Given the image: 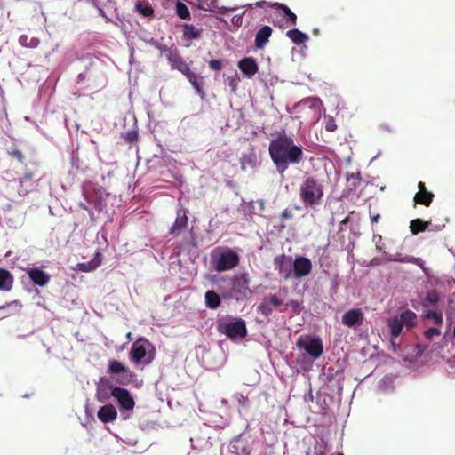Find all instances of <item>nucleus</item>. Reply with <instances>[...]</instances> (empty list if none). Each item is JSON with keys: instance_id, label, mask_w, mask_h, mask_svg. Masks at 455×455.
<instances>
[{"instance_id": "obj_1", "label": "nucleus", "mask_w": 455, "mask_h": 455, "mask_svg": "<svg viewBox=\"0 0 455 455\" xmlns=\"http://www.w3.org/2000/svg\"><path fill=\"white\" fill-rule=\"evenodd\" d=\"M269 156L278 172L283 175L290 164H298L303 159L302 148L294 143L284 130L277 133L269 143Z\"/></svg>"}, {"instance_id": "obj_2", "label": "nucleus", "mask_w": 455, "mask_h": 455, "mask_svg": "<svg viewBox=\"0 0 455 455\" xmlns=\"http://www.w3.org/2000/svg\"><path fill=\"white\" fill-rule=\"evenodd\" d=\"M159 49L161 52L165 55L172 69H176L183 74L200 97L204 98L205 93L198 82V76L195 72L191 71L188 64L182 58L179 50L166 45H161Z\"/></svg>"}, {"instance_id": "obj_3", "label": "nucleus", "mask_w": 455, "mask_h": 455, "mask_svg": "<svg viewBox=\"0 0 455 455\" xmlns=\"http://www.w3.org/2000/svg\"><path fill=\"white\" fill-rule=\"evenodd\" d=\"M323 186L314 176H307L299 186V197L306 208L320 204Z\"/></svg>"}, {"instance_id": "obj_4", "label": "nucleus", "mask_w": 455, "mask_h": 455, "mask_svg": "<svg viewBox=\"0 0 455 455\" xmlns=\"http://www.w3.org/2000/svg\"><path fill=\"white\" fill-rule=\"evenodd\" d=\"M218 331L232 340L242 339L247 336L246 323L242 318L232 319L230 322L224 319L220 320L218 322Z\"/></svg>"}, {"instance_id": "obj_5", "label": "nucleus", "mask_w": 455, "mask_h": 455, "mask_svg": "<svg viewBox=\"0 0 455 455\" xmlns=\"http://www.w3.org/2000/svg\"><path fill=\"white\" fill-rule=\"evenodd\" d=\"M239 254L230 248L220 251L216 259L212 260L214 269L217 272H225L234 269L239 265Z\"/></svg>"}, {"instance_id": "obj_6", "label": "nucleus", "mask_w": 455, "mask_h": 455, "mask_svg": "<svg viewBox=\"0 0 455 455\" xmlns=\"http://www.w3.org/2000/svg\"><path fill=\"white\" fill-rule=\"evenodd\" d=\"M108 373L117 375L116 382L124 386L130 384L134 377V374L127 367L115 359L108 362Z\"/></svg>"}, {"instance_id": "obj_7", "label": "nucleus", "mask_w": 455, "mask_h": 455, "mask_svg": "<svg viewBox=\"0 0 455 455\" xmlns=\"http://www.w3.org/2000/svg\"><path fill=\"white\" fill-rule=\"evenodd\" d=\"M296 345L299 348H304L313 359L319 358L323 352V342L319 337H307L306 339L300 337Z\"/></svg>"}, {"instance_id": "obj_8", "label": "nucleus", "mask_w": 455, "mask_h": 455, "mask_svg": "<svg viewBox=\"0 0 455 455\" xmlns=\"http://www.w3.org/2000/svg\"><path fill=\"white\" fill-rule=\"evenodd\" d=\"M255 5L259 8H275L281 10L286 18V23L290 26H295L297 24V15L285 4H280V3H274L270 4L265 0L258 1L255 4H248V8H252V6Z\"/></svg>"}, {"instance_id": "obj_9", "label": "nucleus", "mask_w": 455, "mask_h": 455, "mask_svg": "<svg viewBox=\"0 0 455 455\" xmlns=\"http://www.w3.org/2000/svg\"><path fill=\"white\" fill-rule=\"evenodd\" d=\"M111 395L116 399L119 407L122 410H133L135 406V402L133 397L131 395L130 392L127 389L120 387H115L111 389Z\"/></svg>"}, {"instance_id": "obj_10", "label": "nucleus", "mask_w": 455, "mask_h": 455, "mask_svg": "<svg viewBox=\"0 0 455 455\" xmlns=\"http://www.w3.org/2000/svg\"><path fill=\"white\" fill-rule=\"evenodd\" d=\"M231 290L242 298H246L252 291L249 289L248 275L243 273L233 278Z\"/></svg>"}, {"instance_id": "obj_11", "label": "nucleus", "mask_w": 455, "mask_h": 455, "mask_svg": "<svg viewBox=\"0 0 455 455\" xmlns=\"http://www.w3.org/2000/svg\"><path fill=\"white\" fill-rule=\"evenodd\" d=\"M149 346L150 342L147 339L139 338L132 346L130 351L131 359L136 363H140L146 356Z\"/></svg>"}, {"instance_id": "obj_12", "label": "nucleus", "mask_w": 455, "mask_h": 455, "mask_svg": "<svg viewBox=\"0 0 455 455\" xmlns=\"http://www.w3.org/2000/svg\"><path fill=\"white\" fill-rule=\"evenodd\" d=\"M294 276L301 278L309 275L312 271V263L308 258L299 257L293 262Z\"/></svg>"}, {"instance_id": "obj_13", "label": "nucleus", "mask_w": 455, "mask_h": 455, "mask_svg": "<svg viewBox=\"0 0 455 455\" xmlns=\"http://www.w3.org/2000/svg\"><path fill=\"white\" fill-rule=\"evenodd\" d=\"M364 316L361 309H350L347 311L342 316V323L347 327H355L361 325L363 322Z\"/></svg>"}, {"instance_id": "obj_14", "label": "nucleus", "mask_w": 455, "mask_h": 455, "mask_svg": "<svg viewBox=\"0 0 455 455\" xmlns=\"http://www.w3.org/2000/svg\"><path fill=\"white\" fill-rule=\"evenodd\" d=\"M419 192H417L414 196L415 204H422L425 206H429L433 201L434 194L432 192L427 191L426 188L425 183L419 181L418 183Z\"/></svg>"}, {"instance_id": "obj_15", "label": "nucleus", "mask_w": 455, "mask_h": 455, "mask_svg": "<svg viewBox=\"0 0 455 455\" xmlns=\"http://www.w3.org/2000/svg\"><path fill=\"white\" fill-rule=\"evenodd\" d=\"M237 66L249 77L253 76L259 71L258 64L252 57H245L240 60Z\"/></svg>"}, {"instance_id": "obj_16", "label": "nucleus", "mask_w": 455, "mask_h": 455, "mask_svg": "<svg viewBox=\"0 0 455 455\" xmlns=\"http://www.w3.org/2000/svg\"><path fill=\"white\" fill-rule=\"evenodd\" d=\"M272 33L273 29L270 26L265 25L260 28L255 36V48L263 49L269 42Z\"/></svg>"}, {"instance_id": "obj_17", "label": "nucleus", "mask_w": 455, "mask_h": 455, "mask_svg": "<svg viewBox=\"0 0 455 455\" xmlns=\"http://www.w3.org/2000/svg\"><path fill=\"white\" fill-rule=\"evenodd\" d=\"M97 416L103 423L113 422L117 418V411L114 405L106 404L99 409Z\"/></svg>"}, {"instance_id": "obj_18", "label": "nucleus", "mask_w": 455, "mask_h": 455, "mask_svg": "<svg viewBox=\"0 0 455 455\" xmlns=\"http://www.w3.org/2000/svg\"><path fill=\"white\" fill-rule=\"evenodd\" d=\"M28 275L32 282L38 286H44L50 281L49 275L38 267L29 269Z\"/></svg>"}, {"instance_id": "obj_19", "label": "nucleus", "mask_w": 455, "mask_h": 455, "mask_svg": "<svg viewBox=\"0 0 455 455\" xmlns=\"http://www.w3.org/2000/svg\"><path fill=\"white\" fill-rule=\"evenodd\" d=\"M394 260L397 261V262H401V263L415 264L416 266L419 267L426 275H428L429 269L425 267V262L420 258H416V257L411 256V255H403L401 253H396L394 256Z\"/></svg>"}, {"instance_id": "obj_20", "label": "nucleus", "mask_w": 455, "mask_h": 455, "mask_svg": "<svg viewBox=\"0 0 455 455\" xmlns=\"http://www.w3.org/2000/svg\"><path fill=\"white\" fill-rule=\"evenodd\" d=\"M202 32V28H198L192 24H185L183 26V38L187 41L200 39Z\"/></svg>"}, {"instance_id": "obj_21", "label": "nucleus", "mask_w": 455, "mask_h": 455, "mask_svg": "<svg viewBox=\"0 0 455 455\" xmlns=\"http://www.w3.org/2000/svg\"><path fill=\"white\" fill-rule=\"evenodd\" d=\"M188 225V216L185 210L181 209L177 212L175 222L173 223L171 233L175 234L185 228Z\"/></svg>"}, {"instance_id": "obj_22", "label": "nucleus", "mask_w": 455, "mask_h": 455, "mask_svg": "<svg viewBox=\"0 0 455 455\" xmlns=\"http://www.w3.org/2000/svg\"><path fill=\"white\" fill-rule=\"evenodd\" d=\"M13 277L12 274L4 268H0V291H9L12 288Z\"/></svg>"}, {"instance_id": "obj_23", "label": "nucleus", "mask_w": 455, "mask_h": 455, "mask_svg": "<svg viewBox=\"0 0 455 455\" xmlns=\"http://www.w3.org/2000/svg\"><path fill=\"white\" fill-rule=\"evenodd\" d=\"M286 36L295 44H302L309 40V36L297 28L290 29L286 32Z\"/></svg>"}, {"instance_id": "obj_24", "label": "nucleus", "mask_w": 455, "mask_h": 455, "mask_svg": "<svg viewBox=\"0 0 455 455\" xmlns=\"http://www.w3.org/2000/svg\"><path fill=\"white\" fill-rule=\"evenodd\" d=\"M387 326L390 330L391 338L395 339L402 333L404 325L399 317L395 316L387 320Z\"/></svg>"}, {"instance_id": "obj_25", "label": "nucleus", "mask_w": 455, "mask_h": 455, "mask_svg": "<svg viewBox=\"0 0 455 455\" xmlns=\"http://www.w3.org/2000/svg\"><path fill=\"white\" fill-rule=\"evenodd\" d=\"M205 305L210 309H216L220 306L221 299L220 295L214 291L205 292Z\"/></svg>"}, {"instance_id": "obj_26", "label": "nucleus", "mask_w": 455, "mask_h": 455, "mask_svg": "<svg viewBox=\"0 0 455 455\" xmlns=\"http://www.w3.org/2000/svg\"><path fill=\"white\" fill-rule=\"evenodd\" d=\"M431 225L429 221H424L421 219H415L410 222V230L413 235L424 232Z\"/></svg>"}, {"instance_id": "obj_27", "label": "nucleus", "mask_w": 455, "mask_h": 455, "mask_svg": "<svg viewBox=\"0 0 455 455\" xmlns=\"http://www.w3.org/2000/svg\"><path fill=\"white\" fill-rule=\"evenodd\" d=\"M403 324L408 328L413 327L416 324V314L411 310H406L400 314L398 316Z\"/></svg>"}, {"instance_id": "obj_28", "label": "nucleus", "mask_w": 455, "mask_h": 455, "mask_svg": "<svg viewBox=\"0 0 455 455\" xmlns=\"http://www.w3.org/2000/svg\"><path fill=\"white\" fill-rule=\"evenodd\" d=\"M99 258H100V254L97 253L96 257L94 259H92L91 261L86 262V263L78 264V269L83 272H91V271L94 270L101 263V261Z\"/></svg>"}, {"instance_id": "obj_29", "label": "nucleus", "mask_w": 455, "mask_h": 455, "mask_svg": "<svg viewBox=\"0 0 455 455\" xmlns=\"http://www.w3.org/2000/svg\"><path fill=\"white\" fill-rule=\"evenodd\" d=\"M136 11L144 17H148L153 14L154 10L151 5L145 2H139L135 5Z\"/></svg>"}, {"instance_id": "obj_30", "label": "nucleus", "mask_w": 455, "mask_h": 455, "mask_svg": "<svg viewBox=\"0 0 455 455\" xmlns=\"http://www.w3.org/2000/svg\"><path fill=\"white\" fill-rule=\"evenodd\" d=\"M292 211L289 208L284 209L280 214V224L278 226V230L282 231L286 228V221L291 220L293 218Z\"/></svg>"}, {"instance_id": "obj_31", "label": "nucleus", "mask_w": 455, "mask_h": 455, "mask_svg": "<svg viewBox=\"0 0 455 455\" xmlns=\"http://www.w3.org/2000/svg\"><path fill=\"white\" fill-rule=\"evenodd\" d=\"M440 300V295L435 290H432L427 292L425 298L424 306H435Z\"/></svg>"}, {"instance_id": "obj_32", "label": "nucleus", "mask_w": 455, "mask_h": 455, "mask_svg": "<svg viewBox=\"0 0 455 455\" xmlns=\"http://www.w3.org/2000/svg\"><path fill=\"white\" fill-rule=\"evenodd\" d=\"M176 13L182 20H187L190 16L188 6L180 1H178L176 4Z\"/></svg>"}, {"instance_id": "obj_33", "label": "nucleus", "mask_w": 455, "mask_h": 455, "mask_svg": "<svg viewBox=\"0 0 455 455\" xmlns=\"http://www.w3.org/2000/svg\"><path fill=\"white\" fill-rule=\"evenodd\" d=\"M21 45L25 47L36 48L39 45L40 41L37 38H30L28 41V37L26 35L20 36L19 39Z\"/></svg>"}, {"instance_id": "obj_34", "label": "nucleus", "mask_w": 455, "mask_h": 455, "mask_svg": "<svg viewBox=\"0 0 455 455\" xmlns=\"http://www.w3.org/2000/svg\"><path fill=\"white\" fill-rule=\"evenodd\" d=\"M425 317L427 319H433L435 323L437 325L443 324V314L441 312L428 311Z\"/></svg>"}, {"instance_id": "obj_35", "label": "nucleus", "mask_w": 455, "mask_h": 455, "mask_svg": "<svg viewBox=\"0 0 455 455\" xmlns=\"http://www.w3.org/2000/svg\"><path fill=\"white\" fill-rule=\"evenodd\" d=\"M324 128L327 132H335L337 130V124L335 119L331 116H324Z\"/></svg>"}, {"instance_id": "obj_36", "label": "nucleus", "mask_w": 455, "mask_h": 455, "mask_svg": "<svg viewBox=\"0 0 455 455\" xmlns=\"http://www.w3.org/2000/svg\"><path fill=\"white\" fill-rule=\"evenodd\" d=\"M7 154L12 157L15 158L19 163H23L25 159V156L23 153L18 149V148H11L7 151Z\"/></svg>"}, {"instance_id": "obj_37", "label": "nucleus", "mask_w": 455, "mask_h": 455, "mask_svg": "<svg viewBox=\"0 0 455 455\" xmlns=\"http://www.w3.org/2000/svg\"><path fill=\"white\" fill-rule=\"evenodd\" d=\"M257 310L259 314L268 316L272 314V308L267 303H261L258 306Z\"/></svg>"}, {"instance_id": "obj_38", "label": "nucleus", "mask_w": 455, "mask_h": 455, "mask_svg": "<svg viewBox=\"0 0 455 455\" xmlns=\"http://www.w3.org/2000/svg\"><path fill=\"white\" fill-rule=\"evenodd\" d=\"M33 178L34 172L28 169H25L23 176L20 179V183L23 184L25 182L30 181Z\"/></svg>"}, {"instance_id": "obj_39", "label": "nucleus", "mask_w": 455, "mask_h": 455, "mask_svg": "<svg viewBox=\"0 0 455 455\" xmlns=\"http://www.w3.org/2000/svg\"><path fill=\"white\" fill-rule=\"evenodd\" d=\"M124 140L129 143H132L138 140V132L136 131H130L124 136Z\"/></svg>"}, {"instance_id": "obj_40", "label": "nucleus", "mask_w": 455, "mask_h": 455, "mask_svg": "<svg viewBox=\"0 0 455 455\" xmlns=\"http://www.w3.org/2000/svg\"><path fill=\"white\" fill-rule=\"evenodd\" d=\"M209 67L215 71H219L222 68L223 63L220 60H212L209 61Z\"/></svg>"}, {"instance_id": "obj_41", "label": "nucleus", "mask_w": 455, "mask_h": 455, "mask_svg": "<svg viewBox=\"0 0 455 455\" xmlns=\"http://www.w3.org/2000/svg\"><path fill=\"white\" fill-rule=\"evenodd\" d=\"M237 403H239V405L243 406V407H246L249 403V398L242 394H236L235 395Z\"/></svg>"}, {"instance_id": "obj_42", "label": "nucleus", "mask_w": 455, "mask_h": 455, "mask_svg": "<svg viewBox=\"0 0 455 455\" xmlns=\"http://www.w3.org/2000/svg\"><path fill=\"white\" fill-rule=\"evenodd\" d=\"M441 334V331L437 328H429L426 332L425 336L428 339H432L434 336H439Z\"/></svg>"}, {"instance_id": "obj_43", "label": "nucleus", "mask_w": 455, "mask_h": 455, "mask_svg": "<svg viewBox=\"0 0 455 455\" xmlns=\"http://www.w3.org/2000/svg\"><path fill=\"white\" fill-rule=\"evenodd\" d=\"M268 299L270 304L273 305L275 307H278L283 304L282 299H279L276 295H270Z\"/></svg>"}, {"instance_id": "obj_44", "label": "nucleus", "mask_w": 455, "mask_h": 455, "mask_svg": "<svg viewBox=\"0 0 455 455\" xmlns=\"http://www.w3.org/2000/svg\"><path fill=\"white\" fill-rule=\"evenodd\" d=\"M243 13H242L240 15H235L232 19L233 24H235L236 26H241L243 23Z\"/></svg>"}, {"instance_id": "obj_45", "label": "nucleus", "mask_w": 455, "mask_h": 455, "mask_svg": "<svg viewBox=\"0 0 455 455\" xmlns=\"http://www.w3.org/2000/svg\"><path fill=\"white\" fill-rule=\"evenodd\" d=\"M97 398L100 402H104L108 398L107 394H103L101 389H98L97 391Z\"/></svg>"}, {"instance_id": "obj_46", "label": "nucleus", "mask_w": 455, "mask_h": 455, "mask_svg": "<svg viewBox=\"0 0 455 455\" xmlns=\"http://www.w3.org/2000/svg\"><path fill=\"white\" fill-rule=\"evenodd\" d=\"M379 219H380V214H379V213L371 216V220L372 223H377Z\"/></svg>"}, {"instance_id": "obj_47", "label": "nucleus", "mask_w": 455, "mask_h": 455, "mask_svg": "<svg viewBox=\"0 0 455 455\" xmlns=\"http://www.w3.org/2000/svg\"><path fill=\"white\" fill-rule=\"evenodd\" d=\"M235 8H227V7H221L220 12L221 14H225L228 11H233Z\"/></svg>"}, {"instance_id": "obj_48", "label": "nucleus", "mask_w": 455, "mask_h": 455, "mask_svg": "<svg viewBox=\"0 0 455 455\" xmlns=\"http://www.w3.org/2000/svg\"><path fill=\"white\" fill-rule=\"evenodd\" d=\"M79 207H80L81 209L84 210V211L89 212V208H88V207H87V205H86L85 204H84V203H80V204H79Z\"/></svg>"}, {"instance_id": "obj_49", "label": "nucleus", "mask_w": 455, "mask_h": 455, "mask_svg": "<svg viewBox=\"0 0 455 455\" xmlns=\"http://www.w3.org/2000/svg\"><path fill=\"white\" fill-rule=\"evenodd\" d=\"M348 221H349V219H348V217H347L343 220H341V224L342 225H347L348 223Z\"/></svg>"}, {"instance_id": "obj_50", "label": "nucleus", "mask_w": 455, "mask_h": 455, "mask_svg": "<svg viewBox=\"0 0 455 455\" xmlns=\"http://www.w3.org/2000/svg\"><path fill=\"white\" fill-rule=\"evenodd\" d=\"M126 339H128V341H131L132 339V334L131 332H128L126 334Z\"/></svg>"}, {"instance_id": "obj_51", "label": "nucleus", "mask_w": 455, "mask_h": 455, "mask_svg": "<svg viewBox=\"0 0 455 455\" xmlns=\"http://www.w3.org/2000/svg\"><path fill=\"white\" fill-rule=\"evenodd\" d=\"M98 11H99V13H100L101 16H105V12H104V11H103L101 8L98 7Z\"/></svg>"}, {"instance_id": "obj_52", "label": "nucleus", "mask_w": 455, "mask_h": 455, "mask_svg": "<svg viewBox=\"0 0 455 455\" xmlns=\"http://www.w3.org/2000/svg\"><path fill=\"white\" fill-rule=\"evenodd\" d=\"M283 258H284V256H282V257H281V259H277V258H276V259H275V263H281V262L283 261Z\"/></svg>"}, {"instance_id": "obj_53", "label": "nucleus", "mask_w": 455, "mask_h": 455, "mask_svg": "<svg viewBox=\"0 0 455 455\" xmlns=\"http://www.w3.org/2000/svg\"><path fill=\"white\" fill-rule=\"evenodd\" d=\"M313 33H314V35L317 36V35H319L320 31L318 28H314Z\"/></svg>"}, {"instance_id": "obj_54", "label": "nucleus", "mask_w": 455, "mask_h": 455, "mask_svg": "<svg viewBox=\"0 0 455 455\" xmlns=\"http://www.w3.org/2000/svg\"><path fill=\"white\" fill-rule=\"evenodd\" d=\"M285 279H289L291 277V273L288 272L287 274L284 275L283 276Z\"/></svg>"}, {"instance_id": "obj_55", "label": "nucleus", "mask_w": 455, "mask_h": 455, "mask_svg": "<svg viewBox=\"0 0 455 455\" xmlns=\"http://www.w3.org/2000/svg\"><path fill=\"white\" fill-rule=\"evenodd\" d=\"M295 209L299 210L300 207L299 206H295Z\"/></svg>"}, {"instance_id": "obj_56", "label": "nucleus", "mask_w": 455, "mask_h": 455, "mask_svg": "<svg viewBox=\"0 0 455 455\" xmlns=\"http://www.w3.org/2000/svg\"><path fill=\"white\" fill-rule=\"evenodd\" d=\"M0 308H4V307H0Z\"/></svg>"}, {"instance_id": "obj_57", "label": "nucleus", "mask_w": 455, "mask_h": 455, "mask_svg": "<svg viewBox=\"0 0 455 455\" xmlns=\"http://www.w3.org/2000/svg\"><path fill=\"white\" fill-rule=\"evenodd\" d=\"M339 455H343V454H339Z\"/></svg>"}]
</instances>
